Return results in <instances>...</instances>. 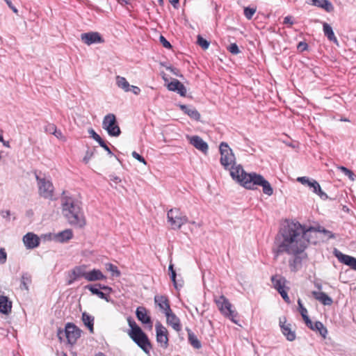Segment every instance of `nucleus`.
I'll return each instance as SVG.
<instances>
[{
  "label": "nucleus",
  "mask_w": 356,
  "mask_h": 356,
  "mask_svg": "<svg viewBox=\"0 0 356 356\" xmlns=\"http://www.w3.org/2000/svg\"><path fill=\"white\" fill-rule=\"evenodd\" d=\"M317 227L302 225L299 222H291L284 225L277 237L282 238L277 248L273 250L275 259L282 253H302L308 245L316 244Z\"/></svg>",
  "instance_id": "1"
},
{
  "label": "nucleus",
  "mask_w": 356,
  "mask_h": 356,
  "mask_svg": "<svg viewBox=\"0 0 356 356\" xmlns=\"http://www.w3.org/2000/svg\"><path fill=\"white\" fill-rule=\"evenodd\" d=\"M231 177L246 189L254 190L257 188L256 186H260L264 194L270 196L273 193L270 184L261 175L256 172L248 173L241 165L231 171Z\"/></svg>",
  "instance_id": "2"
},
{
  "label": "nucleus",
  "mask_w": 356,
  "mask_h": 356,
  "mask_svg": "<svg viewBox=\"0 0 356 356\" xmlns=\"http://www.w3.org/2000/svg\"><path fill=\"white\" fill-rule=\"evenodd\" d=\"M62 213L67 222L72 226L82 228L86 224L82 203L77 198L68 195L63 191L60 197Z\"/></svg>",
  "instance_id": "3"
},
{
  "label": "nucleus",
  "mask_w": 356,
  "mask_h": 356,
  "mask_svg": "<svg viewBox=\"0 0 356 356\" xmlns=\"http://www.w3.org/2000/svg\"><path fill=\"white\" fill-rule=\"evenodd\" d=\"M131 330H129L130 338L147 354L152 348L149 339L143 330L136 324L131 317L127 318Z\"/></svg>",
  "instance_id": "4"
},
{
  "label": "nucleus",
  "mask_w": 356,
  "mask_h": 356,
  "mask_svg": "<svg viewBox=\"0 0 356 356\" xmlns=\"http://www.w3.org/2000/svg\"><path fill=\"white\" fill-rule=\"evenodd\" d=\"M220 313L225 317L228 318L234 323L238 325V314L232 309V305L228 299L223 295L215 298L214 300Z\"/></svg>",
  "instance_id": "5"
},
{
  "label": "nucleus",
  "mask_w": 356,
  "mask_h": 356,
  "mask_svg": "<svg viewBox=\"0 0 356 356\" xmlns=\"http://www.w3.org/2000/svg\"><path fill=\"white\" fill-rule=\"evenodd\" d=\"M220 313L225 317L228 318L234 323L238 325V314L232 309V305L228 299L223 295L215 298L214 300Z\"/></svg>",
  "instance_id": "6"
},
{
  "label": "nucleus",
  "mask_w": 356,
  "mask_h": 356,
  "mask_svg": "<svg viewBox=\"0 0 356 356\" xmlns=\"http://www.w3.org/2000/svg\"><path fill=\"white\" fill-rule=\"evenodd\" d=\"M81 330L76 325L72 323H67L64 330L60 328L58 330L57 337L60 341H62L64 338H66L67 342L71 346H73L81 337Z\"/></svg>",
  "instance_id": "7"
},
{
  "label": "nucleus",
  "mask_w": 356,
  "mask_h": 356,
  "mask_svg": "<svg viewBox=\"0 0 356 356\" xmlns=\"http://www.w3.org/2000/svg\"><path fill=\"white\" fill-rule=\"evenodd\" d=\"M167 219L172 229H179L188 222V217L178 208L170 209L167 213Z\"/></svg>",
  "instance_id": "8"
},
{
  "label": "nucleus",
  "mask_w": 356,
  "mask_h": 356,
  "mask_svg": "<svg viewBox=\"0 0 356 356\" xmlns=\"http://www.w3.org/2000/svg\"><path fill=\"white\" fill-rule=\"evenodd\" d=\"M219 150L220 152V164L225 168V170H230V172L234 169L233 165L235 163V156L232 152V149L229 145L222 142L220 145ZM237 166L235 167V168Z\"/></svg>",
  "instance_id": "9"
},
{
  "label": "nucleus",
  "mask_w": 356,
  "mask_h": 356,
  "mask_svg": "<svg viewBox=\"0 0 356 356\" xmlns=\"http://www.w3.org/2000/svg\"><path fill=\"white\" fill-rule=\"evenodd\" d=\"M102 127L110 136L118 137L121 134V130L118 124L116 117L113 113H108L104 116Z\"/></svg>",
  "instance_id": "10"
},
{
  "label": "nucleus",
  "mask_w": 356,
  "mask_h": 356,
  "mask_svg": "<svg viewBox=\"0 0 356 356\" xmlns=\"http://www.w3.org/2000/svg\"><path fill=\"white\" fill-rule=\"evenodd\" d=\"M297 181L302 185H307L314 193L317 194L322 200H326L328 197L321 188L320 184L317 181L313 179H309L307 177H300Z\"/></svg>",
  "instance_id": "11"
},
{
  "label": "nucleus",
  "mask_w": 356,
  "mask_h": 356,
  "mask_svg": "<svg viewBox=\"0 0 356 356\" xmlns=\"http://www.w3.org/2000/svg\"><path fill=\"white\" fill-rule=\"evenodd\" d=\"M40 195L46 199H50L54 195V186L52 183L44 178L36 176Z\"/></svg>",
  "instance_id": "12"
},
{
  "label": "nucleus",
  "mask_w": 356,
  "mask_h": 356,
  "mask_svg": "<svg viewBox=\"0 0 356 356\" xmlns=\"http://www.w3.org/2000/svg\"><path fill=\"white\" fill-rule=\"evenodd\" d=\"M156 341L161 344L163 348H167L168 346V332L160 322H157L155 325Z\"/></svg>",
  "instance_id": "13"
},
{
  "label": "nucleus",
  "mask_w": 356,
  "mask_h": 356,
  "mask_svg": "<svg viewBox=\"0 0 356 356\" xmlns=\"http://www.w3.org/2000/svg\"><path fill=\"white\" fill-rule=\"evenodd\" d=\"M81 40L87 45L104 42V40L100 33L93 31L82 33L81 35Z\"/></svg>",
  "instance_id": "14"
},
{
  "label": "nucleus",
  "mask_w": 356,
  "mask_h": 356,
  "mask_svg": "<svg viewBox=\"0 0 356 356\" xmlns=\"http://www.w3.org/2000/svg\"><path fill=\"white\" fill-rule=\"evenodd\" d=\"M23 243L28 250L34 249L40 245V239L38 236L33 232H28L22 238Z\"/></svg>",
  "instance_id": "15"
},
{
  "label": "nucleus",
  "mask_w": 356,
  "mask_h": 356,
  "mask_svg": "<svg viewBox=\"0 0 356 356\" xmlns=\"http://www.w3.org/2000/svg\"><path fill=\"white\" fill-rule=\"evenodd\" d=\"M293 255V257L289 261V266L291 271L297 272L302 268V263L304 258L307 257V254L302 253H287Z\"/></svg>",
  "instance_id": "16"
},
{
  "label": "nucleus",
  "mask_w": 356,
  "mask_h": 356,
  "mask_svg": "<svg viewBox=\"0 0 356 356\" xmlns=\"http://www.w3.org/2000/svg\"><path fill=\"white\" fill-rule=\"evenodd\" d=\"M306 325L313 331L318 332L323 338L326 337L327 330L321 321L313 323L309 317L303 319Z\"/></svg>",
  "instance_id": "17"
},
{
  "label": "nucleus",
  "mask_w": 356,
  "mask_h": 356,
  "mask_svg": "<svg viewBox=\"0 0 356 356\" xmlns=\"http://www.w3.org/2000/svg\"><path fill=\"white\" fill-rule=\"evenodd\" d=\"M286 319L285 317L283 318V321L280 318V326L281 328L282 333L286 337V339L289 341H293L296 339V332L291 330V324H286Z\"/></svg>",
  "instance_id": "18"
},
{
  "label": "nucleus",
  "mask_w": 356,
  "mask_h": 356,
  "mask_svg": "<svg viewBox=\"0 0 356 356\" xmlns=\"http://www.w3.org/2000/svg\"><path fill=\"white\" fill-rule=\"evenodd\" d=\"M334 255L341 263L350 266L353 270H356V258L344 254L337 249L334 250Z\"/></svg>",
  "instance_id": "19"
},
{
  "label": "nucleus",
  "mask_w": 356,
  "mask_h": 356,
  "mask_svg": "<svg viewBox=\"0 0 356 356\" xmlns=\"http://www.w3.org/2000/svg\"><path fill=\"white\" fill-rule=\"evenodd\" d=\"M178 106L181 111L188 115L191 119L200 121L201 115L195 107L185 104H179Z\"/></svg>",
  "instance_id": "20"
},
{
  "label": "nucleus",
  "mask_w": 356,
  "mask_h": 356,
  "mask_svg": "<svg viewBox=\"0 0 356 356\" xmlns=\"http://www.w3.org/2000/svg\"><path fill=\"white\" fill-rule=\"evenodd\" d=\"M154 302L159 307V308L164 312H170L172 310L170 309V305L169 302V300L165 296H154Z\"/></svg>",
  "instance_id": "21"
},
{
  "label": "nucleus",
  "mask_w": 356,
  "mask_h": 356,
  "mask_svg": "<svg viewBox=\"0 0 356 356\" xmlns=\"http://www.w3.org/2000/svg\"><path fill=\"white\" fill-rule=\"evenodd\" d=\"M165 316L167 320V323L172 326V328L179 332L181 329V325L180 323L179 318L172 312L171 310L170 312H165Z\"/></svg>",
  "instance_id": "22"
},
{
  "label": "nucleus",
  "mask_w": 356,
  "mask_h": 356,
  "mask_svg": "<svg viewBox=\"0 0 356 356\" xmlns=\"http://www.w3.org/2000/svg\"><path fill=\"white\" fill-rule=\"evenodd\" d=\"M190 143L193 145L196 149L206 153L208 151V144L200 136H194L190 139Z\"/></svg>",
  "instance_id": "23"
},
{
  "label": "nucleus",
  "mask_w": 356,
  "mask_h": 356,
  "mask_svg": "<svg viewBox=\"0 0 356 356\" xmlns=\"http://www.w3.org/2000/svg\"><path fill=\"white\" fill-rule=\"evenodd\" d=\"M136 315L138 321L143 324H149L152 327V320L149 316L147 314V309L144 307H138L136 311Z\"/></svg>",
  "instance_id": "24"
},
{
  "label": "nucleus",
  "mask_w": 356,
  "mask_h": 356,
  "mask_svg": "<svg viewBox=\"0 0 356 356\" xmlns=\"http://www.w3.org/2000/svg\"><path fill=\"white\" fill-rule=\"evenodd\" d=\"M106 277L99 270L94 268L90 271L87 272L86 280L88 282H96L100 280H104Z\"/></svg>",
  "instance_id": "25"
},
{
  "label": "nucleus",
  "mask_w": 356,
  "mask_h": 356,
  "mask_svg": "<svg viewBox=\"0 0 356 356\" xmlns=\"http://www.w3.org/2000/svg\"><path fill=\"white\" fill-rule=\"evenodd\" d=\"M12 302L7 296H0V312L3 314H8L11 312Z\"/></svg>",
  "instance_id": "26"
},
{
  "label": "nucleus",
  "mask_w": 356,
  "mask_h": 356,
  "mask_svg": "<svg viewBox=\"0 0 356 356\" xmlns=\"http://www.w3.org/2000/svg\"><path fill=\"white\" fill-rule=\"evenodd\" d=\"M312 295L324 305H331L333 302L332 299L324 292L313 291Z\"/></svg>",
  "instance_id": "27"
},
{
  "label": "nucleus",
  "mask_w": 356,
  "mask_h": 356,
  "mask_svg": "<svg viewBox=\"0 0 356 356\" xmlns=\"http://www.w3.org/2000/svg\"><path fill=\"white\" fill-rule=\"evenodd\" d=\"M73 237V233L72 231L70 229L63 230L62 232H58L57 234L55 235V239L56 241L60 242V243H65L72 238Z\"/></svg>",
  "instance_id": "28"
},
{
  "label": "nucleus",
  "mask_w": 356,
  "mask_h": 356,
  "mask_svg": "<svg viewBox=\"0 0 356 356\" xmlns=\"http://www.w3.org/2000/svg\"><path fill=\"white\" fill-rule=\"evenodd\" d=\"M323 30L324 35L327 38V39L330 42H333L334 43L338 44V40L335 37L334 33L332 26L326 22H323Z\"/></svg>",
  "instance_id": "29"
},
{
  "label": "nucleus",
  "mask_w": 356,
  "mask_h": 356,
  "mask_svg": "<svg viewBox=\"0 0 356 356\" xmlns=\"http://www.w3.org/2000/svg\"><path fill=\"white\" fill-rule=\"evenodd\" d=\"M186 330L188 332V343L196 349H200L202 348V343L200 341L197 339L196 335L191 331L188 327L186 328Z\"/></svg>",
  "instance_id": "30"
},
{
  "label": "nucleus",
  "mask_w": 356,
  "mask_h": 356,
  "mask_svg": "<svg viewBox=\"0 0 356 356\" xmlns=\"http://www.w3.org/2000/svg\"><path fill=\"white\" fill-rule=\"evenodd\" d=\"M312 5L318 8H323L325 10L329 13L334 10L333 5L328 0H312Z\"/></svg>",
  "instance_id": "31"
},
{
  "label": "nucleus",
  "mask_w": 356,
  "mask_h": 356,
  "mask_svg": "<svg viewBox=\"0 0 356 356\" xmlns=\"http://www.w3.org/2000/svg\"><path fill=\"white\" fill-rule=\"evenodd\" d=\"M85 289H88L93 295L97 296L99 298L105 300L106 302L109 301V297L106 293L100 291L97 286L88 284L85 286Z\"/></svg>",
  "instance_id": "32"
},
{
  "label": "nucleus",
  "mask_w": 356,
  "mask_h": 356,
  "mask_svg": "<svg viewBox=\"0 0 356 356\" xmlns=\"http://www.w3.org/2000/svg\"><path fill=\"white\" fill-rule=\"evenodd\" d=\"M271 281L274 288L280 293L282 290L285 289L286 279L283 277L277 278V275H273L271 277Z\"/></svg>",
  "instance_id": "33"
},
{
  "label": "nucleus",
  "mask_w": 356,
  "mask_h": 356,
  "mask_svg": "<svg viewBox=\"0 0 356 356\" xmlns=\"http://www.w3.org/2000/svg\"><path fill=\"white\" fill-rule=\"evenodd\" d=\"M82 321L83 324L88 328L91 334L94 333V316L88 314L86 312L82 314Z\"/></svg>",
  "instance_id": "34"
},
{
  "label": "nucleus",
  "mask_w": 356,
  "mask_h": 356,
  "mask_svg": "<svg viewBox=\"0 0 356 356\" xmlns=\"http://www.w3.org/2000/svg\"><path fill=\"white\" fill-rule=\"evenodd\" d=\"M32 282V277L29 273H24L21 277L20 289L22 290H29V285Z\"/></svg>",
  "instance_id": "35"
},
{
  "label": "nucleus",
  "mask_w": 356,
  "mask_h": 356,
  "mask_svg": "<svg viewBox=\"0 0 356 356\" xmlns=\"http://www.w3.org/2000/svg\"><path fill=\"white\" fill-rule=\"evenodd\" d=\"M116 84L119 88H122L125 92H129L131 90L130 84L127 81V79L123 76H116Z\"/></svg>",
  "instance_id": "36"
},
{
  "label": "nucleus",
  "mask_w": 356,
  "mask_h": 356,
  "mask_svg": "<svg viewBox=\"0 0 356 356\" xmlns=\"http://www.w3.org/2000/svg\"><path fill=\"white\" fill-rule=\"evenodd\" d=\"M72 269L74 270V271L77 273L76 275H78L80 278L83 277L86 279L88 271H86V266L85 265L76 266Z\"/></svg>",
  "instance_id": "37"
},
{
  "label": "nucleus",
  "mask_w": 356,
  "mask_h": 356,
  "mask_svg": "<svg viewBox=\"0 0 356 356\" xmlns=\"http://www.w3.org/2000/svg\"><path fill=\"white\" fill-rule=\"evenodd\" d=\"M197 43L200 45L204 50H206L209 48L210 42L202 37L200 35H198L197 37Z\"/></svg>",
  "instance_id": "38"
},
{
  "label": "nucleus",
  "mask_w": 356,
  "mask_h": 356,
  "mask_svg": "<svg viewBox=\"0 0 356 356\" xmlns=\"http://www.w3.org/2000/svg\"><path fill=\"white\" fill-rule=\"evenodd\" d=\"M106 268L107 270L112 273L113 276L119 277L120 275V271L118 270V267L113 264H106Z\"/></svg>",
  "instance_id": "39"
},
{
  "label": "nucleus",
  "mask_w": 356,
  "mask_h": 356,
  "mask_svg": "<svg viewBox=\"0 0 356 356\" xmlns=\"http://www.w3.org/2000/svg\"><path fill=\"white\" fill-rule=\"evenodd\" d=\"M317 231H318V233H323L327 238V239L335 238L334 234L332 232L325 229L321 226L317 227Z\"/></svg>",
  "instance_id": "40"
},
{
  "label": "nucleus",
  "mask_w": 356,
  "mask_h": 356,
  "mask_svg": "<svg viewBox=\"0 0 356 356\" xmlns=\"http://www.w3.org/2000/svg\"><path fill=\"white\" fill-rule=\"evenodd\" d=\"M256 12L255 8L245 7L244 8V15L248 19H251Z\"/></svg>",
  "instance_id": "41"
},
{
  "label": "nucleus",
  "mask_w": 356,
  "mask_h": 356,
  "mask_svg": "<svg viewBox=\"0 0 356 356\" xmlns=\"http://www.w3.org/2000/svg\"><path fill=\"white\" fill-rule=\"evenodd\" d=\"M339 170L343 172L345 175H346L350 180H354V173L352 170L348 169L344 166L339 167Z\"/></svg>",
  "instance_id": "42"
},
{
  "label": "nucleus",
  "mask_w": 356,
  "mask_h": 356,
  "mask_svg": "<svg viewBox=\"0 0 356 356\" xmlns=\"http://www.w3.org/2000/svg\"><path fill=\"white\" fill-rule=\"evenodd\" d=\"M298 305L299 312L300 313V315L302 316V318L305 319V318L308 317L307 310L303 306L302 301L300 298L298 300Z\"/></svg>",
  "instance_id": "43"
},
{
  "label": "nucleus",
  "mask_w": 356,
  "mask_h": 356,
  "mask_svg": "<svg viewBox=\"0 0 356 356\" xmlns=\"http://www.w3.org/2000/svg\"><path fill=\"white\" fill-rule=\"evenodd\" d=\"M181 82L178 81L177 79H174L170 83L168 84V89L170 91H174L176 92V90L178 89V86Z\"/></svg>",
  "instance_id": "44"
},
{
  "label": "nucleus",
  "mask_w": 356,
  "mask_h": 356,
  "mask_svg": "<svg viewBox=\"0 0 356 356\" xmlns=\"http://www.w3.org/2000/svg\"><path fill=\"white\" fill-rule=\"evenodd\" d=\"M76 275H77V273L74 271V270L72 269V270L70 271V275H69L70 279L67 281L68 285L72 284L76 280H77L78 279L80 278Z\"/></svg>",
  "instance_id": "45"
},
{
  "label": "nucleus",
  "mask_w": 356,
  "mask_h": 356,
  "mask_svg": "<svg viewBox=\"0 0 356 356\" xmlns=\"http://www.w3.org/2000/svg\"><path fill=\"white\" fill-rule=\"evenodd\" d=\"M88 134H90V136L92 138H93L95 141H97L98 143H99L103 140L92 128L88 129Z\"/></svg>",
  "instance_id": "46"
},
{
  "label": "nucleus",
  "mask_w": 356,
  "mask_h": 356,
  "mask_svg": "<svg viewBox=\"0 0 356 356\" xmlns=\"http://www.w3.org/2000/svg\"><path fill=\"white\" fill-rule=\"evenodd\" d=\"M95 152V149H88L86 152V155L83 159V161L85 163H88L90 159L93 156Z\"/></svg>",
  "instance_id": "47"
},
{
  "label": "nucleus",
  "mask_w": 356,
  "mask_h": 356,
  "mask_svg": "<svg viewBox=\"0 0 356 356\" xmlns=\"http://www.w3.org/2000/svg\"><path fill=\"white\" fill-rule=\"evenodd\" d=\"M227 50L234 55H237L240 53L239 48L236 43H232L228 47Z\"/></svg>",
  "instance_id": "48"
},
{
  "label": "nucleus",
  "mask_w": 356,
  "mask_h": 356,
  "mask_svg": "<svg viewBox=\"0 0 356 356\" xmlns=\"http://www.w3.org/2000/svg\"><path fill=\"white\" fill-rule=\"evenodd\" d=\"M159 41L162 44V45L166 49H171L172 47L170 42L166 40V38L163 35H160Z\"/></svg>",
  "instance_id": "49"
},
{
  "label": "nucleus",
  "mask_w": 356,
  "mask_h": 356,
  "mask_svg": "<svg viewBox=\"0 0 356 356\" xmlns=\"http://www.w3.org/2000/svg\"><path fill=\"white\" fill-rule=\"evenodd\" d=\"M7 261V253L4 248H0V264H4Z\"/></svg>",
  "instance_id": "50"
},
{
  "label": "nucleus",
  "mask_w": 356,
  "mask_h": 356,
  "mask_svg": "<svg viewBox=\"0 0 356 356\" xmlns=\"http://www.w3.org/2000/svg\"><path fill=\"white\" fill-rule=\"evenodd\" d=\"M166 70H169L174 75H175L178 77H181V78L183 77V75L180 73V71L178 68L174 67L172 66H168V67H166Z\"/></svg>",
  "instance_id": "51"
},
{
  "label": "nucleus",
  "mask_w": 356,
  "mask_h": 356,
  "mask_svg": "<svg viewBox=\"0 0 356 356\" xmlns=\"http://www.w3.org/2000/svg\"><path fill=\"white\" fill-rule=\"evenodd\" d=\"M177 88L178 89L176 92H177V93H179L181 97H186L187 90L184 84L180 83Z\"/></svg>",
  "instance_id": "52"
},
{
  "label": "nucleus",
  "mask_w": 356,
  "mask_h": 356,
  "mask_svg": "<svg viewBox=\"0 0 356 356\" xmlns=\"http://www.w3.org/2000/svg\"><path fill=\"white\" fill-rule=\"evenodd\" d=\"M99 145L102 147L104 148V149H105L108 154L110 155V156H113V153L111 152V149L109 148V147L108 146V145L106 144V143L102 140L99 143Z\"/></svg>",
  "instance_id": "53"
},
{
  "label": "nucleus",
  "mask_w": 356,
  "mask_h": 356,
  "mask_svg": "<svg viewBox=\"0 0 356 356\" xmlns=\"http://www.w3.org/2000/svg\"><path fill=\"white\" fill-rule=\"evenodd\" d=\"M132 156L136 159V160H138V161H140V163H143L144 164H146V161L145 159H144L143 156H142L141 155H140L138 152H136V151H134L131 154Z\"/></svg>",
  "instance_id": "54"
},
{
  "label": "nucleus",
  "mask_w": 356,
  "mask_h": 356,
  "mask_svg": "<svg viewBox=\"0 0 356 356\" xmlns=\"http://www.w3.org/2000/svg\"><path fill=\"white\" fill-rule=\"evenodd\" d=\"M170 277L172 282H173V285H174L175 288L178 289V284H177V282L176 280V277H177L176 271L170 273Z\"/></svg>",
  "instance_id": "55"
},
{
  "label": "nucleus",
  "mask_w": 356,
  "mask_h": 356,
  "mask_svg": "<svg viewBox=\"0 0 356 356\" xmlns=\"http://www.w3.org/2000/svg\"><path fill=\"white\" fill-rule=\"evenodd\" d=\"M282 298L284 299V300L286 302V303H290V298L287 294V292L285 289L284 290H282L281 291H280L279 293Z\"/></svg>",
  "instance_id": "56"
},
{
  "label": "nucleus",
  "mask_w": 356,
  "mask_h": 356,
  "mask_svg": "<svg viewBox=\"0 0 356 356\" xmlns=\"http://www.w3.org/2000/svg\"><path fill=\"white\" fill-rule=\"evenodd\" d=\"M95 286H97L99 289H102V290H104L106 291H108V293L111 292L112 291V288L108 286H106V285H104V284H95Z\"/></svg>",
  "instance_id": "57"
},
{
  "label": "nucleus",
  "mask_w": 356,
  "mask_h": 356,
  "mask_svg": "<svg viewBox=\"0 0 356 356\" xmlns=\"http://www.w3.org/2000/svg\"><path fill=\"white\" fill-rule=\"evenodd\" d=\"M297 47L300 51H304L307 49L308 44L305 42H300Z\"/></svg>",
  "instance_id": "58"
},
{
  "label": "nucleus",
  "mask_w": 356,
  "mask_h": 356,
  "mask_svg": "<svg viewBox=\"0 0 356 356\" xmlns=\"http://www.w3.org/2000/svg\"><path fill=\"white\" fill-rule=\"evenodd\" d=\"M5 2L6 3V4L8 5V6L15 13H18V10L17 9V8L13 6L12 1L10 0H4Z\"/></svg>",
  "instance_id": "59"
},
{
  "label": "nucleus",
  "mask_w": 356,
  "mask_h": 356,
  "mask_svg": "<svg viewBox=\"0 0 356 356\" xmlns=\"http://www.w3.org/2000/svg\"><path fill=\"white\" fill-rule=\"evenodd\" d=\"M56 129L57 128L56 125H54V124H49L46 127V131L53 134V132H54V131H56Z\"/></svg>",
  "instance_id": "60"
},
{
  "label": "nucleus",
  "mask_w": 356,
  "mask_h": 356,
  "mask_svg": "<svg viewBox=\"0 0 356 356\" xmlns=\"http://www.w3.org/2000/svg\"><path fill=\"white\" fill-rule=\"evenodd\" d=\"M0 214L3 218H6L8 220L10 219V210H2L0 211Z\"/></svg>",
  "instance_id": "61"
},
{
  "label": "nucleus",
  "mask_w": 356,
  "mask_h": 356,
  "mask_svg": "<svg viewBox=\"0 0 356 356\" xmlns=\"http://www.w3.org/2000/svg\"><path fill=\"white\" fill-rule=\"evenodd\" d=\"M130 88V91H132V92L135 95H139L141 91L140 88L138 86H131Z\"/></svg>",
  "instance_id": "62"
},
{
  "label": "nucleus",
  "mask_w": 356,
  "mask_h": 356,
  "mask_svg": "<svg viewBox=\"0 0 356 356\" xmlns=\"http://www.w3.org/2000/svg\"><path fill=\"white\" fill-rule=\"evenodd\" d=\"M110 180L115 182V184H118L121 181V179L115 175H111L109 176Z\"/></svg>",
  "instance_id": "63"
},
{
  "label": "nucleus",
  "mask_w": 356,
  "mask_h": 356,
  "mask_svg": "<svg viewBox=\"0 0 356 356\" xmlns=\"http://www.w3.org/2000/svg\"><path fill=\"white\" fill-rule=\"evenodd\" d=\"M293 21L292 20V17L291 16H286L284 19V24H293Z\"/></svg>",
  "instance_id": "64"
}]
</instances>
